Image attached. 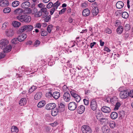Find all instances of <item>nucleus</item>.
<instances>
[{
	"mask_svg": "<svg viewBox=\"0 0 133 133\" xmlns=\"http://www.w3.org/2000/svg\"><path fill=\"white\" fill-rule=\"evenodd\" d=\"M17 18L21 22L26 23L30 22L31 20V18L30 16L27 15H19L17 16Z\"/></svg>",
	"mask_w": 133,
	"mask_h": 133,
	"instance_id": "1",
	"label": "nucleus"
},
{
	"mask_svg": "<svg viewBox=\"0 0 133 133\" xmlns=\"http://www.w3.org/2000/svg\"><path fill=\"white\" fill-rule=\"evenodd\" d=\"M75 91L73 90L71 91L70 94L72 97L74 98V99L77 102H79L81 99L80 96L76 94Z\"/></svg>",
	"mask_w": 133,
	"mask_h": 133,
	"instance_id": "2",
	"label": "nucleus"
},
{
	"mask_svg": "<svg viewBox=\"0 0 133 133\" xmlns=\"http://www.w3.org/2000/svg\"><path fill=\"white\" fill-rule=\"evenodd\" d=\"M90 107L91 109L93 111L96 110L97 105L95 99H94L91 100L90 103Z\"/></svg>",
	"mask_w": 133,
	"mask_h": 133,
	"instance_id": "3",
	"label": "nucleus"
},
{
	"mask_svg": "<svg viewBox=\"0 0 133 133\" xmlns=\"http://www.w3.org/2000/svg\"><path fill=\"white\" fill-rule=\"evenodd\" d=\"M82 130L83 133H91L92 131L90 127L86 125H84L82 127Z\"/></svg>",
	"mask_w": 133,
	"mask_h": 133,
	"instance_id": "4",
	"label": "nucleus"
},
{
	"mask_svg": "<svg viewBox=\"0 0 133 133\" xmlns=\"http://www.w3.org/2000/svg\"><path fill=\"white\" fill-rule=\"evenodd\" d=\"M119 95L120 98L122 99L126 98L129 96V92L127 90H124L121 91Z\"/></svg>",
	"mask_w": 133,
	"mask_h": 133,
	"instance_id": "5",
	"label": "nucleus"
},
{
	"mask_svg": "<svg viewBox=\"0 0 133 133\" xmlns=\"http://www.w3.org/2000/svg\"><path fill=\"white\" fill-rule=\"evenodd\" d=\"M9 43V41L6 39H4L1 41L0 47L2 49L5 48Z\"/></svg>",
	"mask_w": 133,
	"mask_h": 133,
	"instance_id": "6",
	"label": "nucleus"
},
{
	"mask_svg": "<svg viewBox=\"0 0 133 133\" xmlns=\"http://www.w3.org/2000/svg\"><path fill=\"white\" fill-rule=\"evenodd\" d=\"M77 105L76 103L74 102H70L68 105V108L71 110H74L77 108Z\"/></svg>",
	"mask_w": 133,
	"mask_h": 133,
	"instance_id": "7",
	"label": "nucleus"
},
{
	"mask_svg": "<svg viewBox=\"0 0 133 133\" xmlns=\"http://www.w3.org/2000/svg\"><path fill=\"white\" fill-rule=\"evenodd\" d=\"M63 98L65 101L66 102H69L70 99V94L68 92H65L63 95Z\"/></svg>",
	"mask_w": 133,
	"mask_h": 133,
	"instance_id": "8",
	"label": "nucleus"
},
{
	"mask_svg": "<svg viewBox=\"0 0 133 133\" xmlns=\"http://www.w3.org/2000/svg\"><path fill=\"white\" fill-rule=\"evenodd\" d=\"M56 106V105L55 103H49L46 105L45 108L48 110H51L54 109Z\"/></svg>",
	"mask_w": 133,
	"mask_h": 133,
	"instance_id": "9",
	"label": "nucleus"
},
{
	"mask_svg": "<svg viewBox=\"0 0 133 133\" xmlns=\"http://www.w3.org/2000/svg\"><path fill=\"white\" fill-rule=\"evenodd\" d=\"M26 37V34L25 33H23L20 34L18 36L17 38L19 42H21L23 41Z\"/></svg>",
	"mask_w": 133,
	"mask_h": 133,
	"instance_id": "10",
	"label": "nucleus"
},
{
	"mask_svg": "<svg viewBox=\"0 0 133 133\" xmlns=\"http://www.w3.org/2000/svg\"><path fill=\"white\" fill-rule=\"evenodd\" d=\"M85 110V107L83 105H81L77 109V111L78 113L81 114L84 112Z\"/></svg>",
	"mask_w": 133,
	"mask_h": 133,
	"instance_id": "11",
	"label": "nucleus"
},
{
	"mask_svg": "<svg viewBox=\"0 0 133 133\" xmlns=\"http://www.w3.org/2000/svg\"><path fill=\"white\" fill-rule=\"evenodd\" d=\"M102 111L105 113H109L111 111L110 108L104 106L101 108Z\"/></svg>",
	"mask_w": 133,
	"mask_h": 133,
	"instance_id": "12",
	"label": "nucleus"
},
{
	"mask_svg": "<svg viewBox=\"0 0 133 133\" xmlns=\"http://www.w3.org/2000/svg\"><path fill=\"white\" fill-rule=\"evenodd\" d=\"M9 3L8 1L6 0H4L0 3V6L2 7H6L8 5Z\"/></svg>",
	"mask_w": 133,
	"mask_h": 133,
	"instance_id": "13",
	"label": "nucleus"
},
{
	"mask_svg": "<svg viewBox=\"0 0 133 133\" xmlns=\"http://www.w3.org/2000/svg\"><path fill=\"white\" fill-rule=\"evenodd\" d=\"M30 5V3L29 2L26 1L23 2L21 6L23 8H27Z\"/></svg>",
	"mask_w": 133,
	"mask_h": 133,
	"instance_id": "14",
	"label": "nucleus"
},
{
	"mask_svg": "<svg viewBox=\"0 0 133 133\" xmlns=\"http://www.w3.org/2000/svg\"><path fill=\"white\" fill-rule=\"evenodd\" d=\"M102 130L104 133H109L110 131V129L107 126H105L102 127Z\"/></svg>",
	"mask_w": 133,
	"mask_h": 133,
	"instance_id": "15",
	"label": "nucleus"
},
{
	"mask_svg": "<svg viewBox=\"0 0 133 133\" xmlns=\"http://www.w3.org/2000/svg\"><path fill=\"white\" fill-rule=\"evenodd\" d=\"M124 4L122 1H118L116 4V6L118 9H121L124 6Z\"/></svg>",
	"mask_w": 133,
	"mask_h": 133,
	"instance_id": "16",
	"label": "nucleus"
},
{
	"mask_svg": "<svg viewBox=\"0 0 133 133\" xmlns=\"http://www.w3.org/2000/svg\"><path fill=\"white\" fill-rule=\"evenodd\" d=\"M90 11L88 9H86L84 10L82 12L83 15L85 16H88L90 14Z\"/></svg>",
	"mask_w": 133,
	"mask_h": 133,
	"instance_id": "17",
	"label": "nucleus"
},
{
	"mask_svg": "<svg viewBox=\"0 0 133 133\" xmlns=\"http://www.w3.org/2000/svg\"><path fill=\"white\" fill-rule=\"evenodd\" d=\"M60 93L58 92H55L52 94V96L55 99H58L60 96Z\"/></svg>",
	"mask_w": 133,
	"mask_h": 133,
	"instance_id": "18",
	"label": "nucleus"
},
{
	"mask_svg": "<svg viewBox=\"0 0 133 133\" xmlns=\"http://www.w3.org/2000/svg\"><path fill=\"white\" fill-rule=\"evenodd\" d=\"M64 107L65 106L63 104L61 103H60V104L59 105L58 108V109L59 112H63L64 110Z\"/></svg>",
	"mask_w": 133,
	"mask_h": 133,
	"instance_id": "19",
	"label": "nucleus"
},
{
	"mask_svg": "<svg viewBox=\"0 0 133 133\" xmlns=\"http://www.w3.org/2000/svg\"><path fill=\"white\" fill-rule=\"evenodd\" d=\"M12 47L11 46L9 45L8 46H6L5 48L3 49L4 52V53H7L10 52L11 50Z\"/></svg>",
	"mask_w": 133,
	"mask_h": 133,
	"instance_id": "20",
	"label": "nucleus"
},
{
	"mask_svg": "<svg viewBox=\"0 0 133 133\" xmlns=\"http://www.w3.org/2000/svg\"><path fill=\"white\" fill-rule=\"evenodd\" d=\"M42 96V93L41 92L37 93L34 96V98L36 100L39 99L41 98Z\"/></svg>",
	"mask_w": 133,
	"mask_h": 133,
	"instance_id": "21",
	"label": "nucleus"
},
{
	"mask_svg": "<svg viewBox=\"0 0 133 133\" xmlns=\"http://www.w3.org/2000/svg\"><path fill=\"white\" fill-rule=\"evenodd\" d=\"M26 102L27 101L26 99L25 98H23L21 99L19 102V104L21 106L24 105L26 104Z\"/></svg>",
	"mask_w": 133,
	"mask_h": 133,
	"instance_id": "22",
	"label": "nucleus"
},
{
	"mask_svg": "<svg viewBox=\"0 0 133 133\" xmlns=\"http://www.w3.org/2000/svg\"><path fill=\"white\" fill-rule=\"evenodd\" d=\"M58 112H59V110L56 109L52 110L51 111V114L53 116H56Z\"/></svg>",
	"mask_w": 133,
	"mask_h": 133,
	"instance_id": "23",
	"label": "nucleus"
},
{
	"mask_svg": "<svg viewBox=\"0 0 133 133\" xmlns=\"http://www.w3.org/2000/svg\"><path fill=\"white\" fill-rule=\"evenodd\" d=\"M118 114L117 113L115 112H112L110 116L111 118L113 119H115L117 117Z\"/></svg>",
	"mask_w": 133,
	"mask_h": 133,
	"instance_id": "24",
	"label": "nucleus"
},
{
	"mask_svg": "<svg viewBox=\"0 0 133 133\" xmlns=\"http://www.w3.org/2000/svg\"><path fill=\"white\" fill-rule=\"evenodd\" d=\"M14 32L12 30H10L6 32V35L9 37H11L13 36Z\"/></svg>",
	"mask_w": 133,
	"mask_h": 133,
	"instance_id": "25",
	"label": "nucleus"
},
{
	"mask_svg": "<svg viewBox=\"0 0 133 133\" xmlns=\"http://www.w3.org/2000/svg\"><path fill=\"white\" fill-rule=\"evenodd\" d=\"M45 102L44 101H42L39 102L37 107L38 108H41L43 107L45 104Z\"/></svg>",
	"mask_w": 133,
	"mask_h": 133,
	"instance_id": "26",
	"label": "nucleus"
},
{
	"mask_svg": "<svg viewBox=\"0 0 133 133\" xmlns=\"http://www.w3.org/2000/svg\"><path fill=\"white\" fill-rule=\"evenodd\" d=\"M25 25L26 31H31L33 28V26L31 25Z\"/></svg>",
	"mask_w": 133,
	"mask_h": 133,
	"instance_id": "27",
	"label": "nucleus"
},
{
	"mask_svg": "<svg viewBox=\"0 0 133 133\" xmlns=\"http://www.w3.org/2000/svg\"><path fill=\"white\" fill-rule=\"evenodd\" d=\"M11 131L12 133H16L18 132V130L16 127L13 126L11 128Z\"/></svg>",
	"mask_w": 133,
	"mask_h": 133,
	"instance_id": "28",
	"label": "nucleus"
},
{
	"mask_svg": "<svg viewBox=\"0 0 133 133\" xmlns=\"http://www.w3.org/2000/svg\"><path fill=\"white\" fill-rule=\"evenodd\" d=\"M123 28L122 26H119L117 29V32L118 34H121L123 31Z\"/></svg>",
	"mask_w": 133,
	"mask_h": 133,
	"instance_id": "29",
	"label": "nucleus"
},
{
	"mask_svg": "<svg viewBox=\"0 0 133 133\" xmlns=\"http://www.w3.org/2000/svg\"><path fill=\"white\" fill-rule=\"evenodd\" d=\"M12 24L14 27H17L20 25L21 24L19 22L17 21H15L12 22Z\"/></svg>",
	"mask_w": 133,
	"mask_h": 133,
	"instance_id": "30",
	"label": "nucleus"
},
{
	"mask_svg": "<svg viewBox=\"0 0 133 133\" xmlns=\"http://www.w3.org/2000/svg\"><path fill=\"white\" fill-rule=\"evenodd\" d=\"M23 12V10L20 8H19L16 9L14 11L15 14H19Z\"/></svg>",
	"mask_w": 133,
	"mask_h": 133,
	"instance_id": "31",
	"label": "nucleus"
},
{
	"mask_svg": "<svg viewBox=\"0 0 133 133\" xmlns=\"http://www.w3.org/2000/svg\"><path fill=\"white\" fill-rule=\"evenodd\" d=\"M122 17L125 19L127 18L128 16L129 15L128 13L126 12H123L122 15Z\"/></svg>",
	"mask_w": 133,
	"mask_h": 133,
	"instance_id": "32",
	"label": "nucleus"
},
{
	"mask_svg": "<svg viewBox=\"0 0 133 133\" xmlns=\"http://www.w3.org/2000/svg\"><path fill=\"white\" fill-rule=\"evenodd\" d=\"M96 116L97 118L99 120H100V119H101L102 118H103L102 117H103V115L99 112L96 114Z\"/></svg>",
	"mask_w": 133,
	"mask_h": 133,
	"instance_id": "33",
	"label": "nucleus"
},
{
	"mask_svg": "<svg viewBox=\"0 0 133 133\" xmlns=\"http://www.w3.org/2000/svg\"><path fill=\"white\" fill-rule=\"evenodd\" d=\"M26 29H25V25H24L19 29V30H18V33H22L25 31H26Z\"/></svg>",
	"mask_w": 133,
	"mask_h": 133,
	"instance_id": "34",
	"label": "nucleus"
},
{
	"mask_svg": "<svg viewBox=\"0 0 133 133\" xmlns=\"http://www.w3.org/2000/svg\"><path fill=\"white\" fill-rule=\"evenodd\" d=\"M19 2L18 1H14L12 3V6L13 7H15L18 6L19 4Z\"/></svg>",
	"mask_w": 133,
	"mask_h": 133,
	"instance_id": "35",
	"label": "nucleus"
},
{
	"mask_svg": "<svg viewBox=\"0 0 133 133\" xmlns=\"http://www.w3.org/2000/svg\"><path fill=\"white\" fill-rule=\"evenodd\" d=\"M37 88V87L34 86H32L30 89L29 90V92L30 93H31V92L34 91V90L35 89H36Z\"/></svg>",
	"mask_w": 133,
	"mask_h": 133,
	"instance_id": "36",
	"label": "nucleus"
},
{
	"mask_svg": "<svg viewBox=\"0 0 133 133\" xmlns=\"http://www.w3.org/2000/svg\"><path fill=\"white\" fill-rule=\"evenodd\" d=\"M109 125L111 128L113 129L115 127V123L114 122H110L109 123Z\"/></svg>",
	"mask_w": 133,
	"mask_h": 133,
	"instance_id": "37",
	"label": "nucleus"
},
{
	"mask_svg": "<svg viewBox=\"0 0 133 133\" xmlns=\"http://www.w3.org/2000/svg\"><path fill=\"white\" fill-rule=\"evenodd\" d=\"M41 35L43 36H45L47 35V32L44 29H42L41 30Z\"/></svg>",
	"mask_w": 133,
	"mask_h": 133,
	"instance_id": "38",
	"label": "nucleus"
},
{
	"mask_svg": "<svg viewBox=\"0 0 133 133\" xmlns=\"http://www.w3.org/2000/svg\"><path fill=\"white\" fill-rule=\"evenodd\" d=\"M60 4V3L58 1H57L53 4V8H55V7L56 9H57Z\"/></svg>",
	"mask_w": 133,
	"mask_h": 133,
	"instance_id": "39",
	"label": "nucleus"
},
{
	"mask_svg": "<svg viewBox=\"0 0 133 133\" xmlns=\"http://www.w3.org/2000/svg\"><path fill=\"white\" fill-rule=\"evenodd\" d=\"M18 41H19L17 37L12 39L11 42L12 44H15L18 43Z\"/></svg>",
	"mask_w": 133,
	"mask_h": 133,
	"instance_id": "40",
	"label": "nucleus"
},
{
	"mask_svg": "<svg viewBox=\"0 0 133 133\" xmlns=\"http://www.w3.org/2000/svg\"><path fill=\"white\" fill-rule=\"evenodd\" d=\"M11 11L10 8L7 7L4 8L3 10V12L5 13H9Z\"/></svg>",
	"mask_w": 133,
	"mask_h": 133,
	"instance_id": "41",
	"label": "nucleus"
},
{
	"mask_svg": "<svg viewBox=\"0 0 133 133\" xmlns=\"http://www.w3.org/2000/svg\"><path fill=\"white\" fill-rule=\"evenodd\" d=\"M42 14V11L40 10L39 11H37V12L35 14V16L36 17H39L41 16Z\"/></svg>",
	"mask_w": 133,
	"mask_h": 133,
	"instance_id": "42",
	"label": "nucleus"
},
{
	"mask_svg": "<svg viewBox=\"0 0 133 133\" xmlns=\"http://www.w3.org/2000/svg\"><path fill=\"white\" fill-rule=\"evenodd\" d=\"M125 30L126 31H128L130 29V25L129 24H126L125 26Z\"/></svg>",
	"mask_w": 133,
	"mask_h": 133,
	"instance_id": "43",
	"label": "nucleus"
},
{
	"mask_svg": "<svg viewBox=\"0 0 133 133\" xmlns=\"http://www.w3.org/2000/svg\"><path fill=\"white\" fill-rule=\"evenodd\" d=\"M121 104L120 103L118 102L116 103V104L114 108V110H118L119 107L120 106Z\"/></svg>",
	"mask_w": 133,
	"mask_h": 133,
	"instance_id": "44",
	"label": "nucleus"
},
{
	"mask_svg": "<svg viewBox=\"0 0 133 133\" xmlns=\"http://www.w3.org/2000/svg\"><path fill=\"white\" fill-rule=\"evenodd\" d=\"M53 4L52 2H50L47 5L46 7L48 9H49L51 8L52 6L53 7Z\"/></svg>",
	"mask_w": 133,
	"mask_h": 133,
	"instance_id": "45",
	"label": "nucleus"
},
{
	"mask_svg": "<svg viewBox=\"0 0 133 133\" xmlns=\"http://www.w3.org/2000/svg\"><path fill=\"white\" fill-rule=\"evenodd\" d=\"M26 8L25 11L27 13L30 14L32 12V10L30 8Z\"/></svg>",
	"mask_w": 133,
	"mask_h": 133,
	"instance_id": "46",
	"label": "nucleus"
},
{
	"mask_svg": "<svg viewBox=\"0 0 133 133\" xmlns=\"http://www.w3.org/2000/svg\"><path fill=\"white\" fill-rule=\"evenodd\" d=\"M52 27V26L51 25H50L48 26L47 28V31L49 33L51 32Z\"/></svg>",
	"mask_w": 133,
	"mask_h": 133,
	"instance_id": "47",
	"label": "nucleus"
},
{
	"mask_svg": "<svg viewBox=\"0 0 133 133\" xmlns=\"http://www.w3.org/2000/svg\"><path fill=\"white\" fill-rule=\"evenodd\" d=\"M51 16L50 15H49L44 19V21L46 22H48L50 19Z\"/></svg>",
	"mask_w": 133,
	"mask_h": 133,
	"instance_id": "48",
	"label": "nucleus"
},
{
	"mask_svg": "<svg viewBox=\"0 0 133 133\" xmlns=\"http://www.w3.org/2000/svg\"><path fill=\"white\" fill-rule=\"evenodd\" d=\"M8 25V23L6 22H5L2 25V29H4L6 28V26Z\"/></svg>",
	"mask_w": 133,
	"mask_h": 133,
	"instance_id": "49",
	"label": "nucleus"
},
{
	"mask_svg": "<svg viewBox=\"0 0 133 133\" xmlns=\"http://www.w3.org/2000/svg\"><path fill=\"white\" fill-rule=\"evenodd\" d=\"M92 14L94 16L96 15L98 13V11H96V10L95 9L92 10Z\"/></svg>",
	"mask_w": 133,
	"mask_h": 133,
	"instance_id": "50",
	"label": "nucleus"
},
{
	"mask_svg": "<svg viewBox=\"0 0 133 133\" xmlns=\"http://www.w3.org/2000/svg\"><path fill=\"white\" fill-rule=\"evenodd\" d=\"M66 8H63L62 9L61 11H60L59 12V14H61L63 12H64L66 10Z\"/></svg>",
	"mask_w": 133,
	"mask_h": 133,
	"instance_id": "51",
	"label": "nucleus"
},
{
	"mask_svg": "<svg viewBox=\"0 0 133 133\" xmlns=\"http://www.w3.org/2000/svg\"><path fill=\"white\" fill-rule=\"evenodd\" d=\"M32 14H36V13L37 12V9L35 8H34L32 10Z\"/></svg>",
	"mask_w": 133,
	"mask_h": 133,
	"instance_id": "52",
	"label": "nucleus"
},
{
	"mask_svg": "<svg viewBox=\"0 0 133 133\" xmlns=\"http://www.w3.org/2000/svg\"><path fill=\"white\" fill-rule=\"evenodd\" d=\"M40 10L42 11V12L45 13L47 12V9L46 8H42Z\"/></svg>",
	"mask_w": 133,
	"mask_h": 133,
	"instance_id": "53",
	"label": "nucleus"
},
{
	"mask_svg": "<svg viewBox=\"0 0 133 133\" xmlns=\"http://www.w3.org/2000/svg\"><path fill=\"white\" fill-rule=\"evenodd\" d=\"M105 32L106 33H108V34H110L111 33L112 31L109 28H107L106 29Z\"/></svg>",
	"mask_w": 133,
	"mask_h": 133,
	"instance_id": "54",
	"label": "nucleus"
},
{
	"mask_svg": "<svg viewBox=\"0 0 133 133\" xmlns=\"http://www.w3.org/2000/svg\"><path fill=\"white\" fill-rule=\"evenodd\" d=\"M83 101L84 103V104L85 105H88L89 102V101L88 100H87L85 99H83Z\"/></svg>",
	"mask_w": 133,
	"mask_h": 133,
	"instance_id": "55",
	"label": "nucleus"
},
{
	"mask_svg": "<svg viewBox=\"0 0 133 133\" xmlns=\"http://www.w3.org/2000/svg\"><path fill=\"white\" fill-rule=\"evenodd\" d=\"M55 10V8H53L50 11V14L51 15H52L54 11Z\"/></svg>",
	"mask_w": 133,
	"mask_h": 133,
	"instance_id": "56",
	"label": "nucleus"
},
{
	"mask_svg": "<svg viewBox=\"0 0 133 133\" xmlns=\"http://www.w3.org/2000/svg\"><path fill=\"white\" fill-rule=\"evenodd\" d=\"M129 96L133 97V90H130L129 93Z\"/></svg>",
	"mask_w": 133,
	"mask_h": 133,
	"instance_id": "57",
	"label": "nucleus"
},
{
	"mask_svg": "<svg viewBox=\"0 0 133 133\" xmlns=\"http://www.w3.org/2000/svg\"><path fill=\"white\" fill-rule=\"evenodd\" d=\"M40 43V42L38 40H36L35 42V45L36 46H37V45H38Z\"/></svg>",
	"mask_w": 133,
	"mask_h": 133,
	"instance_id": "58",
	"label": "nucleus"
},
{
	"mask_svg": "<svg viewBox=\"0 0 133 133\" xmlns=\"http://www.w3.org/2000/svg\"><path fill=\"white\" fill-rule=\"evenodd\" d=\"M129 35L128 34L125 33L124 34V39H126L129 37Z\"/></svg>",
	"mask_w": 133,
	"mask_h": 133,
	"instance_id": "59",
	"label": "nucleus"
},
{
	"mask_svg": "<svg viewBox=\"0 0 133 133\" xmlns=\"http://www.w3.org/2000/svg\"><path fill=\"white\" fill-rule=\"evenodd\" d=\"M36 27H37L39 28H41V25L40 23H37L36 24Z\"/></svg>",
	"mask_w": 133,
	"mask_h": 133,
	"instance_id": "60",
	"label": "nucleus"
},
{
	"mask_svg": "<svg viewBox=\"0 0 133 133\" xmlns=\"http://www.w3.org/2000/svg\"><path fill=\"white\" fill-rule=\"evenodd\" d=\"M68 87L65 85H64L63 87V89L64 91H66Z\"/></svg>",
	"mask_w": 133,
	"mask_h": 133,
	"instance_id": "61",
	"label": "nucleus"
},
{
	"mask_svg": "<svg viewBox=\"0 0 133 133\" xmlns=\"http://www.w3.org/2000/svg\"><path fill=\"white\" fill-rule=\"evenodd\" d=\"M5 56V54L4 53H1L0 55V59L4 58Z\"/></svg>",
	"mask_w": 133,
	"mask_h": 133,
	"instance_id": "62",
	"label": "nucleus"
},
{
	"mask_svg": "<svg viewBox=\"0 0 133 133\" xmlns=\"http://www.w3.org/2000/svg\"><path fill=\"white\" fill-rule=\"evenodd\" d=\"M86 6H87V5L86 3H84L81 4V6L83 8H85Z\"/></svg>",
	"mask_w": 133,
	"mask_h": 133,
	"instance_id": "63",
	"label": "nucleus"
},
{
	"mask_svg": "<svg viewBox=\"0 0 133 133\" xmlns=\"http://www.w3.org/2000/svg\"><path fill=\"white\" fill-rule=\"evenodd\" d=\"M96 44V42H93L91 43H90V46L91 48H92V47L94 46V45Z\"/></svg>",
	"mask_w": 133,
	"mask_h": 133,
	"instance_id": "64",
	"label": "nucleus"
}]
</instances>
